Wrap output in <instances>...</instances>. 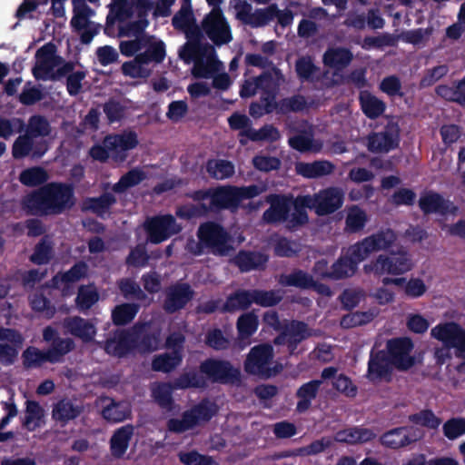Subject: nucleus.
Here are the masks:
<instances>
[{
    "mask_svg": "<svg viewBox=\"0 0 465 465\" xmlns=\"http://www.w3.org/2000/svg\"><path fill=\"white\" fill-rule=\"evenodd\" d=\"M311 336L308 324L298 320H292L283 324L280 333L274 338L275 345H286L290 353H294L298 345Z\"/></svg>",
    "mask_w": 465,
    "mask_h": 465,
    "instance_id": "obj_15",
    "label": "nucleus"
},
{
    "mask_svg": "<svg viewBox=\"0 0 465 465\" xmlns=\"http://www.w3.org/2000/svg\"><path fill=\"white\" fill-rule=\"evenodd\" d=\"M19 182L27 187L43 186L49 179L48 173L41 166H33L23 170L19 174Z\"/></svg>",
    "mask_w": 465,
    "mask_h": 465,
    "instance_id": "obj_45",
    "label": "nucleus"
},
{
    "mask_svg": "<svg viewBox=\"0 0 465 465\" xmlns=\"http://www.w3.org/2000/svg\"><path fill=\"white\" fill-rule=\"evenodd\" d=\"M302 195L294 197L292 194L270 193L265 202L270 207L262 213V219L266 224L284 223L285 227L293 232L309 222V215L304 207L301 206Z\"/></svg>",
    "mask_w": 465,
    "mask_h": 465,
    "instance_id": "obj_2",
    "label": "nucleus"
},
{
    "mask_svg": "<svg viewBox=\"0 0 465 465\" xmlns=\"http://www.w3.org/2000/svg\"><path fill=\"white\" fill-rule=\"evenodd\" d=\"M183 361V354L179 350L155 355L152 361V370L169 373L178 367Z\"/></svg>",
    "mask_w": 465,
    "mask_h": 465,
    "instance_id": "obj_34",
    "label": "nucleus"
},
{
    "mask_svg": "<svg viewBox=\"0 0 465 465\" xmlns=\"http://www.w3.org/2000/svg\"><path fill=\"white\" fill-rule=\"evenodd\" d=\"M104 144L111 149L114 158L124 161L126 157L125 153L137 146L138 138L134 132L123 134H109L104 137Z\"/></svg>",
    "mask_w": 465,
    "mask_h": 465,
    "instance_id": "obj_22",
    "label": "nucleus"
},
{
    "mask_svg": "<svg viewBox=\"0 0 465 465\" xmlns=\"http://www.w3.org/2000/svg\"><path fill=\"white\" fill-rule=\"evenodd\" d=\"M319 70V67L315 65L312 58L309 55L301 56L295 62V72L298 78L302 82L312 81L314 74Z\"/></svg>",
    "mask_w": 465,
    "mask_h": 465,
    "instance_id": "obj_59",
    "label": "nucleus"
},
{
    "mask_svg": "<svg viewBox=\"0 0 465 465\" xmlns=\"http://www.w3.org/2000/svg\"><path fill=\"white\" fill-rule=\"evenodd\" d=\"M239 207L234 185L213 189L209 210H236Z\"/></svg>",
    "mask_w": 465,
    "mask_h": 465,
    "instance_id": "obj_26",
    "label": "nucleus"
},
{
    "mask_svg": "<svg viewBox=\"0 0 465 465\" xmlns=\"http://www.w3.org/2000/svg\"><path fill=\"white\" fill-rule=\"evenodd\" d=\"M217 405L208 399H203L199 403L187 410L186 412L193 418V425L195 427L200 421L207 422L216 415Z\"/></svg>",
    "mask_w": 465,
    "mask_h": 465,
    "instance_id": "obj_39",
    "label": "nucleus"
},
{
    "mask_svg": "<svg viewBox=\"0 0 465 465\" xmlns=\"http://www.w3.org/2000/svg\"><path fill=\"white\" fill-rule=\"evenodd\" d=\"M56 53V46L53 43H47L41 46L35 54V57L39 60L40 65L37 69L34 70V75L36 79H47L46 76L41 75L39 71L48 74L51 70L50 64L54 58Z\"/></svg>",
    "mask_w": 465,
    "mask_h": 465,
    "instance_id": "obj_43",
    "label": "nucleus"
},
{
    "mask_svg": "<svg viewBox=\"0 0 465 465\" xmlns=\"http://www.w3.org/2000/svg\"><path fill=\"white\" fill-rule=\"evenodd\" d=\"M361 109L371 120L379 118L386 110V104L369 91H361L359 94Z\"/></svg>",
    "mask_w": 465,
    "mask_h": 465,
    "instance_id": "obj_33",
    "label": "nucleus"
},
{
    "mask_svg": "<svg viewBox=\"0 0 465 465\" xmlns=\"http://www.w3.org/2000/svg\"><path fill=\"white\" fill-rule=\"evenodd\" d=\"M388 358L399 371H408L415 364L414 357L411 356L413 342L410 338H395L387 341Z\"/></svg>",
    "mask_w": 465,
    "mask_h": 465,
    "instance_id": "obj_16",
    "label": "nucleus"
},
{
    "mask_svg": "<svg viewBox=\"0 0 465 465\" xmlns=\"http://www.w3.org/2000/svg\"><path fill=\"white\" fill-rule=\"evenodd\" d=\"M274 7L272 4L264 8H257L254 12H252L249 19L246 22V25H250L252 28H259L267 25L272 21V12Z\"/></svg>",
    "mask_w": 465,
    "mask_h": 465,
    "instance_id": "obj_62",
    "label": "nucleus"
},
{
    "mask_svg": "<svg viewBox=\"0 0 465 465\" xmlns=\"http://www.w3.org/2000/svg\"><path fill=\"white\" fill-rule=\"evenodd\" d=\"M420 439L419 430L413 427H398L384 432L380 441L381 445L391 450L407 447Z\"/></svg>",
    "mask_w": 465,
    "mask_h": 465,
    "instance_id": "obj_20",
    "label": "nucleus"
},
{
    "mask_svg": "<svg viewBox=\"0 0 465 465\" xmlns=\"http://www.w3.org/2000/svg\"><path fill=\"white\" fill-rule=\"evenodd\" d=\"M178 456L184 465H219L212 456L201 454L195 450L180 452Z\"/></svg>",
    "mask_w": 465,
    "mask_h": 465,
    "instance_id": "obj_64",
    "label": "nucleus"
},
{
    "mask_svg": "<svg viewBox=\"0 0 465 465\" xmlns=\"http://www.w3.org/2000/svg\"><path fill=\"white\" fill-rule=\"evenodd\" d=\"M322 381L312 380L301 385L296 391L295 396L298 399L296 411L306 412L312 406V401L316 399Z\"/></svg>",
    "mask_w": 465,
    "mask_h": 465,
    "instance_id": "obj_31",
    "label": "nucleus"
},
{
    "mask_svg": "<svg viewBox=\"0 0 465 465\" xmlns=\"http://www.w3.org/2000/svg\"><path fill=\"white\" fill-rule=\"evenodd\" d=\"M45 416V411L36 401L27 400L25 401V415L22 425L29 431L35 430L41 426V421Z\"/></svg>",
    "mask_w": 465,
    "mask_h": 465,
    "instance_id": "obj_42",
    "label": "nucleus"
},
{
    "mask_svg": "<svg viewBox=\"0 0 465 465\" xmlns=\"http://www.w3.org/2000/svg\"><path fill=\"white\" fill-rule=\"evenodd\" d=\"M146 179V173L139 169L133 168L122 175L117 183L112 186V191L114 193H123L127 189L140 184Z\"/></svg>",
    "mask_w": 465,
    "mask_h": 465,
    "instance_id": "obj_46",
    "label": "nucleus"
},
{
    "mask_svg": "<svg viewBox=\"0 0 465 465\" xmlns=\"http://www.w3.org/2000/svg\"><path fill=\"white\" fill-rule=\"evenodd\" d=\"M23 364L26 369L39 368L45 362L53 363L48 351H41L36 347L30 346L22 353Z\"/></svg>",
    "mask_w": 465,
    "mask_h": 465,
    "instance_id": "obj_49",
    "label": "nucleus"
},
{
    "mask_svg": "<svg viewBox=\"0 0 465 465\" xmlns=\"http://www.w3.org/2000/svg\"><path fill=\"white\" fill-rule=\"evenodd\" d=\"M63 326L68 333L85 343L93 341L96 335L95 325L80 316L64 318Z\"/></svg>",
    "mask_w": 465,
    "mask_h": 465,
    "instance_id": "obj_23",
    "label": "nucleus"
},
{
    "mask_svg": "<svg viewBox=\"0 0 465 465\" xmlns=\"http://www.w3.org/2000/svg\"><path fill=\"white\" fill-rule=\"evenodd\" d=\"M117 203L116 196L113 193L104 192L97 197H86L81 205V211L90 212L97 217L104 218L110 213L112 207Z\"/></svg>",
    "mask_w": 465,
    "mask_h": 465,
    "instance_id": "obj_25",
    "label": "nucleus"
},
{
    "mask_svg": "<svg viewBox=\"0 0 465 465\" xmlns=\"http://www.w3.org/2000/svg\"><path fill=\"white\" fill-rule=\"evenodd\" d=\"M146 28L147 26L145 22L137 20L128 22L124 25L119 26L118 36H134L135 39H143L145 44H149L152 40V36L145 34Z\"/></svg>",
    "mask_w": 465,
    "mask_h": 465,
    "instance_id": "obj_55",
    "label": "nucleus"
},
{
    "mask_svg": "<svg viewBox=\"0 0 465 465\" xmlns=\"http://www.w3.org/2000/svg\"><path fill=\"white\" fill-rule=\"evenodd\" d=\"M356 251V244L351 245L345 254L341 255L336 262L331 266L329 273H325L330 279L341 280L348 277H351L355 274L358 270L360 262L365 259H361L360 256H356L354 252Z\"/></svg>",
    "mask_w": 465,
    "mask_h": 465,
    "instance_id": "obj_19",
    "label": "nucleus"
},
{
    "mask_svg": "<svg viewBox=\"0 0 465 465\" xmlns=\"http://www.w3.org/2000/svg\"><path fill=\"white\" fill-rule=\"evenodd\" d=\"M84 412V406L71 399L63 398L53 405L52 419L61 427H64Z\"/></svg>",
    "mask_w": 465,
    "mask_h": 465,
    "instance_id": "obj_24",
    "label": "nucleus"
},
{
    "mask_svg": "<svg viewBox=\"0 0 465 465\" xmlns=\"http://www.w3.org/2000/svg\"><path fill=\"white\" fill-rule=\"evenodd\" d=\"M252 142L265 141L273 143L280 139L281 134L273 124H264L259 130L248 129L242 133Z\"/></svg>",
    "mask_w": 465,
    "mask_h": 465,
    "instance_id": "obj_54",
    "label": "nucleus"
},
{
    "mask_svg": "<svg viewBox=\"0 0 465 465\" xmlns=\"http://www.w3.org/2000/svg\"><path fill=\"white\" fill-rule=\"evenodd\" d=\"M268 262V256L260 252L240 250L232 259V263L238 267L241 272H248L263 269Z\"/></svg>",
    "mask_w": 465,
    "mask_h": 465,
    "instance_id": "obj_27",
    "label": "nucleus"
},
{
    "mask_svg": "<svg viewBox=\"0 0 465 465\" xmlns=\"http://www.w3.org/2000/svg\"><path fill=\"white\" fill-rule=\"evenodd\" d=\"M274 357L273 347L270 343L253 346L246 356L243 368L246 373L269 379L280 371L277 366L271 367Z\"/></svg>",
    "mask_w": 465,
    "mask_h": 465,
    "instance_id": "obj_5",
    "label": "nucleus"
},
{
    "mask_svg": "<svg viewBox=\"0 0 465 465\" xmlns=\"http://www.w3.org/2000/svg\"><path fill=\"white\" fill-rule=\"evenodd\" d=\"M353 60L351 49L343 46L329 47L323 54L324 65L340 72L347 68Z\"/></svg>",
    "mask_w": 465,
    "mask_h": 465,
    "instance_id": "obj_28",
    "label": "nucleus"
},
{
    "mask_svg": "<svg viewBox=\"0 0 465 465\" xmlns=\"http://www.w3.org/2000/svg\"><path fill=\"white\" fill-rule=\"evenodd\" d=\"M73 17L70 21L72 31L80 36L83 45H89L101 30V25L90 20L94 10L85 0H72Z\"/></svg>",
    "mask_w": 465,
    "mask_h": 465,
    "instance_id": "obj_7",
    "label": "nucleus"
},
{
    "mask_svg": "<svg viewBox=\"0 0 465 465\" xmlns=\"http://www.w3.org/2000/svg\"><path fill=\"white\" fill-rule=\"evenodd\" d=\"M102 416L110 422H122L131 416V408L124 401H116L110 399V403L102 410Z\"/></svg>",
    "mask_w": 465,
    "mask_h": 465,
    "instance_id": "obj_37",
    "label": "nucleus"
},
{
    "mask_svg": "<svg viewBox=\"0 0 465 465\" xmlns=\"http://www.w3.org/2000/svg\"><path fill=\"white\" fill-rule=\"evenodd\" d=\"M147 49L143 53L136 54L134 56L135 62L140 66H143L144 64H148L151 62H154L156 64L162 63L166 55L165 45L163 41H158L156 43H149Z\"/></svg>",
    "mask_w": 465,
    "mask_h": 465,
    "instance_id": "obj_41",
    "label": "nucleus"
},
{
    "mask_svg": "<svg viewBox=\"0 0 465 465\" xmlns=\"http://www.w3.org/2000/svg\"><path fill=\"white\" fill-rule=\"evenodd\" d=\"M199 371L207 383L235 384L241 381L240 370L227 360L207 358L200 363Z\"/></svg>",
    "mask_w": 465,
    "mask_h": 465,
    "instance_id": "obj_8",
    "label": "nucleus"
},
{
    "mask_svg": "<svg viewBox=\"0 0 465 465\" xmlns=\"http://www.w3.org/2000/svg\"><path fill=\"white\" fill-rule=\"evenodd\" d=\"M430 335L447 348L455 349L458 358L465 359V329L454 322H445L432 328Z\"/></svg>",
    "mask_w": 465,
    "mask_h": 465,
    "instance_id": "obj_12",
    "label": "nucleus"
},
{
    "mask_svg": "<svg viewBox=\"0 0 465 465\" xmlns=\"http://www.w3.org/2000/svg\"><path fill=\"white\" fill-rule=\"evenodd\" d=\"M202 28L207 37L217 46L232 40L231 26L221 8H213L203 19Z\"/></svg>",
    "mask_w": 465,
    "mask_h": 465,
    "instance_id": "obj_10",
    "label": "nucleus"
},
{
    "mask_svg": "<svg viewBox=\"0 0 465 465\" xmlns=\"http://www.w3.org/2000/svg\"><path fill=\"white\" fill-rule=\"evenodd\" d=\"M147 242L159 244L167 241L182 230L172 214H160L149 217L143 223Z\"/></svg>",
    "mask_w": 465,
    "mask_h": 465,
    "instance_id": "obj_9",
    "label": "nucleus"
},
{
    "mask_svg": "<svg viewBox=\"0 0 465 465\" xmlns=\"http://www.w3.org/2000/svg\"><path fill=\"white\" fill-rule=\"evenodd\" d=\"M213 51L209 44L197 45L195 43H185L179 50V57L185 63L190 64L196 60H201L206 54L207 50Z\"/></svg>",
    "mask_w": 465,
    "mask_h": 465,
    "instance_id": "obj_50",
    "label": "nucleus"
},
{
    "mask_svg": "<svg viewBox=\"0 0 465 465\" xmlns=\"http://www.w3.org/2000/svg\"><path fill=\"white\" fill-rule=\"evenodd\" d=\"M368 221L365 211L357 205L349 208L345 218V228L348 232L355 233L361 232Z\"/></svg>",
    "mask_w": 465,
    "mask_h": 465,
    "instance_id": "obj_51",
    "label": "nucleus"
},
{
    "mask_svg": "<svg viewBox=\"0 0 465 465\" xmlns=\"http://www.w3.org/2000/svg\"><path fill=\"white\" fill-rule=\"evenodd\" d=\"M173 390V381L160 382L152 388V397L160 408L171 411L174 408Z\"/></svg>",
    "mask_w": 465,
    "mask_h": 465,
    "instance_id": "obj_40",
    "label": "nucleus"
},
{
    "mask_svg": "<svg viewBox=\"0 0 465 465\" xmlns=\"http://www.w3.org/2000/svg\"><path fill=\"white\" fill-rule=\"evenodd\" d=\"M443 435L450 440H454L465 434V418L453 417L447 420L442 426Z\"/></svg>",
    "mask_w": 465,
    "mask_h": 465,
    "instance_id": "obj_61",
    "label": "nucleus"
},
{
    "mask_svg": "<svg viewBox=\"0 0 465 465\" xmlns=\"http://www.w3.org/2000/svg\"><path fill=\"white\" fill-rule=\"evenodd\" d=\"M393 367L385 350L372 349L368 361L366 378L372 383L381 381H389L391 379Z\"/></svg>",
    "mask_w": 465,
    "mask_h": 465,
    "instance_id": "obj_18",
    "label": "nucleus"
},
{
    "mask_svg": "<svg viewBox=\"0 0 465 465\" xmlns=\"http://www.w3.org/2000/svg\"><path fill=\"white\" fill-rule=\"evenodd\" d=\"M196 236L204 243L207 253L223 257L228 255L233 249L230 232L217 222L202 223L197 229Z\"/></svg>",
    "mask_w": 465,
    "mask_h": 465,
    "instance_id": "obj_4",
    "label": "nucleus"
},
{
    "mask_svg": "<svg viewBox=\"0 0 465 465\" xmlns=\"http://www.w3.org/2000/svg\"><path fill=\"white\" fill-rule=\"evenodd\" d=\"M374 437L375 434L370 429L352 427L339 430L336 433L335 440L342 443L357 444L370 441Z\"/></svg>",
    "mask_w": 465,
    "mask_h": 465,
    "instance_id": "obj_35",
    "label": "nucleus"
},
{
    "mask_svg": "<svg viewBox=\"0 0 465 465\" xmlns=\"http://www.w3.org/2000/svg\"><path fill=\"white\" fill-rule=\"evenodd\" d=\"M409 420L414 424L431 430H436L441 423V420L429 409L422 410L420 412L410 415Z\"/></svg>",
    "mask_w": 465,
    "mask_h": 465,
    "instance_id": "obj_63",
    "label": "nucleus"
},
{
    "mask_svg": "<svg viewBox=\"0 0 465 465\" xmlns=\"http://www.w3.org/2000/svg\"><path fill=\"white\" fill-rule=\"evenodd\" d=\"M401 130L397 123L389 122L381 132L368 134L366 146L372 153H388L400 146Z\"/></svg>",
    "mask_w": 465,
    "mask_h": 465,
    "instance_id": "obj_11",
    "label": "nucleus"
},
{
    "mask_svg": "<svg viewBox=\"0 0 465 465\" xmlns=\"http://www.w3.org/2000/svg\"><path fill=\"white\" fill-rule=\"evenodd\" d=\"M236 325L239 337L247 339L253 335L258 329V316L252 312L243 313L238 318Z\"/></svg>",
    "mask_w": 465,
    "mask_h": 465,
    "instance_id": "obj_56",
    "label": "nucleus"
},
{
    "mask_svg": "<svg viewBox=\"0 0 465 465\" xmlns=\"http://www.w3.org/2000/svg\"><path fill=\"white\" fill-rule=\"evenodd\" d=\"M344 193L339 187H327L313 195H302L300 200L304 210H313L319 216L329 215L338 211L343 204Z\"/></svg>",
    "mask_w": 465,
    "mask_h": 465,
    "instance_id": "obj_6",
    "label": "nucleus"
},
{
    "mask_svg": "<svg viewBox=\"0 0 465 465\" xmlns=\"http://www.w3.org/2000/svg\"><path fill=\"white\" fill-rule=\"evenodd\" d=\"M32 138L46 137L52 132V127L45 116L33 114L29 117L24 130Z\"/></svg>",
    "mask_w": 465,
    "mask_h": 465,
    "instance_id": "obj_47",
    "label": "nucleus"
},
{
    "mask_svg": "<svg viewBox=\"0 0 465 465\" xmlns=\"http://www.w3.org/2000/svg\"><path fill=\"white\" fill-rule=\"evenodd\" d=\"M134 435V427L127 424L114 430L110 439V451L114 458L121 459L128 450Z\"/></svg>",
    "mask_w": 465,
    "mask_h": 465,
    "instance_id": "obj_30",
    "label": "nucleus"
},
{
    "mask_svg": "<svg viewBox=\"0 0 465 465\" xmlns=\"http://www.w3.org/2000/svg\"><path fill=\"white\" fill-rule=\"evenodd\" d=\"M413 267L409 252L401 247L388 254H380L369 263L364 264L363 271L367 274L381 277L382 275H401Z\"/></svg>",
    "mask_w": 465,
    "mask_h": 465,
    "instance_id": "obj_3",
    "label": "nucleus"
},
{
    "mask_svg": "<svg viewBox=\"0 0 465 465\" xmlns=\"http://www.w3.org/2000/svg\"><path fill=\"white\" fill-rule=\"evenodd\" d=\"M206 171L212 178L223 180L233 175L234 165L227 160L211 159L206 163Z\"/></svg>",
    "mask_w": 465,
    "mask_h": 465,
    "instance_id": "obj_52",
    "label": "nucleus"
},
{
    "mask_svg": "<svg viewBox=\"0 0 465 465\" xmlns=\"http://www.w3.org/2000/svg\"><path fill=\"white\" fill-rule=\"evenodd\" d=\"M418 204L424 215L435 213L445 216L455 209L450 200L433 191H428L421 194Z\"/></svg>",
    "mask_w": 465,
    "mask_h": 465,
    "instance_id": "obj_21",
    "label": "nucleus"
},
{
    "mask_svg": "<svg viewBox=\"0 0 465 465\" xmlns=\"http://www.w3.org/2000/svg\"><path fill=\"white\" fill-rule=\"evenodd\" d=\"M74 347L75 344L73 339L57 337L56 341H54L47 349L53 364L62 362L64 357L72 351Z\"/></svg>",
    "mask_w": 465,
    "mask_h": 465,
    "instance_id": "obj_53",
    "label": "nucleus"
},
{
    "mask_svg": "<svg viewBox=\"0 0 465 465\" xmlns=\"http://www.w3.org/2000/svg\"><path fill=\"white\" fill-rule=\"evenodd\" d=\"M253 303L262 307H272L279 304L282 300L280 290H259L252 289Z\"/></svg>",
    "mask_w": 465,
    "mask_h": 465,
    "instance_id": "obj_57",
    "label": "nucleus"
},
{
    "mask_svg": "<svg viewBox=\"0 0 465 465\" xmlns=\"http://www.w3.org/2000/svg\"><path fill=\"white\" fill-rule=\"evenodd\" d=\"M435 93L448 102H453L465 107V84H462V79L458 81L455 86L440 84L436 87Z\"/></svg>",
    "mask_w": 465,
    "mask_h": 465,
    "instance_id": "obj_44",
    "label": "nucleus"
},
{
    "mask_svg": "<svg viewBox=\"0 0 465 465\" xmlns=\"http://www.w3.org/2000/svg\"><path fill=\"white\" fill-rule=\"evenodd\" d=\"M396 241L397 235L393 230L390 228L379 230L355 243V255L360 256L361 259H366L374 252L389 250Z\"/></svg>",
    "mask_w": 465,
    "mask_h": 465,
    "instance_id": "obj_13",
    "label": "nucleus"
},
{
    "mask_svg": "<svg viewBox=\"0 0 465 465\" xmlns=\"http://www.w3.org/2000/svg\"><path fill=\"white\" fill-rule=\"evenodd\" d=\"M300 252L296 242L284 236H280L273 244V253L277 257L292 258Z\"/></svg>",
    "mask_w": 465,
    "mask_h": 465,
    "instance_id": "obj_60",
    "label": "nucleus"
},
{
    "mask_svg": "<svg viewBox=\"0 0 465 465\" xmlns=\"http://www.w3.org/2000/svg\"><path fill=\"white\" fill-rule=\"evenodd\" d=\"M174 389H204L207 387L206 378L200 371L192 369L188 371L181 373L173 381Z\"/></svg>",
    "mask_w": 465,
    "mask_h": 465,
    "instance_id": "obj_38",
    "label": "nucleus"
},
{
    "mask_svg": "<svg viewBox=\"0 0 465 465\" xmlns=\"http://www.w3.org/2000/svg\"><path fill=\"white\" fill-rule=\"evenodd\" d=\"M163 309L168 314H173L184 309L193 300L194 292L187 282H177L165 289Z\"/></svg>",
    "mask_w": 465,
    "mask_h": 465,
    "instance_id": "obj_17",
    "label": "nucleus"
},
{
    "mask_svg": "<svg viewBox=\"0 0 465 465\" xmlns=\"http://www.w3.org/2000/svg\"><path fill=\"white\" fill-rule=\"evenodd\" d=\"M252 303V291L238 289L227 296L222 312L232 313L238 311H244Z\"/></svg>",
    "mask_w": 465,
    "mask_h": 465,
    "instance_id": "obj_32",
    "label": "nucleus"
},
{
    "mask_svg": "<svg viewBox=\"0 0 465 465\" xmlns=\"http://www.w3.org/2000/svg\"><path fill=\"white\" fill-rule=\"evenodd\" d=\"M140 306L136 303H122L116 305L112 311V321L115 326H124L130 323L136 316Z\"/></svg>",
    "mask_w": 465,
    "mask_h": 465,
    "instance_id": "obj_48",
    "label": "nucleus"
},
{
    "mask_svg": "<svg viewBox=\"0 0 465 465\" xmlns=\"http://www.w3.org/2000/svg\"><path fill=\"white\" fill-rule=\"evenodd\" d=\"M74 189L71 183L50 182L25 195L21 200L26 213L38 217L57 216L75 205Z\"/></svg>",
    "mask_w": 465,
    "mask_h": 465,
    "instance_id": "obj_1",
    "label": "nucleus"
},
{
    "mask_svg": "<svg viewBox=\"0 0 465 465\" xmlns=\"http://www.w3.org/2000/svg\"><path fill=\"white\" fill-rule=\"evenodd\" d=\"M137 325H134L132 331L117 330L112 337L105 340L104 350L109 355L122 358L137 347Z\"/></svg>",
    "mask_w": 465,
    "mask_h": 465,
    "instance_id": "obj_14",
    "label": "nucleus"
},
{
    "mask_svg": "<svg viewBox=\"0 0 465 465\" xmlns=\"http://www.w3.org/2000/svg\"><path fill=\"white\" fill-rule=\"evenodd\" d=\"M312 276L302 269H294L290 273H282L278 278V283L283 287H295L301 290H310Z\"/></svg>",
    "mask_w": 465,
    "mask_h": 465,
    "instance_id": "obj_36",
    "label": "nucleus"
},
{
    "mask_svg": "<svg viewBox=\"0 0 465 465\" xmlns=\"http://www.w3.org/2000/svg\"><path fill=\"white\" fill-rule=\"evenodd\" d=\"M53 257V246L50 241L46 238H42L35 246L34 252L31 254L29 260L34 264L44 265L49 263Z\"/></svg>",
    "mask_w": 465,
    "mask_h": 465,
    "instance_id": "obj_58",
    "label": "nucleus"
},
{
    "mask_svg": "<svg viewBox=\"0 0 465 465\" xmlns=\"http://www.w3.org/2000/svg\"><path fill=\"white\" fill-rule=\"evenodd\" d=\"M334 168V164L327 160H318L312 163L298 162L295 164L297 174L307 179H315L331 174Z\"/></svg>",
    "mask_w": 465,
    "mask_h": 465,
    "instance_id": "obj_29",
    "label": "nucleus"
}]
</instances>
